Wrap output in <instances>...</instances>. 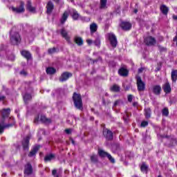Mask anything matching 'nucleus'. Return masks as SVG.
<instances>
[{
    "label": "nucleus",
    "mask_w": 177,
    "mask_h": 177,
    "mask_svg": "<svg viewBox=\"0 0 177 177\" xmlns=\"http://www.w3.org/2000/svg\"><path fill=\"white\" fill-rule=\"evenodd\" d=\"M103 135L106 140H113V132L107 129H103Z\"/></svg>",
    "instance_id": "obj_9"
},
{
    "label": "nucleus",
    "mask_w": 177,
    "mask_h": 177,
    "mask_svg": "<svg viewBox=\"0 0 177 177\" xmlns=\"http://www.w3.org/2000/svg\"><path fill=\"white\" fill-rule=\"evenodd\" d=\"M54 8H55V5H53V3L50 1H48L46 5V9H47L46 12L48 13V15H50V13L53 12Z\"/></svg>",
    "instance_id": "obj_14"
},
{
    "label": "nucleus",
    "mask_w": 177,
    "mask_h": 177,
    "mask_svg": "<svg viewBox=\"0 0 177 177\" xmlns=\"http://www.w3.org/2000/svg\"><path fill=\"white\" fill-rule=\"evenodd\" d=\"M15 124H16V122H15V118L13 117L10 118L8 124L5 123V120H2L0 122V133H3L4 129L11 128Z\"/></svg>",
    "instance_id": "obj_1"
},
{
    "label": "nucleus",
    "mask_w": 177,
    "mask_h": 177,
    "mask_svg": "<svg viewBox=\"0 0 177 177\" xmlns=\"http://www.w3.org/2000/svg\"><path fill=\"white\" fill-rule=\"evenodd\" d=\"M108 39L109 40L112 48H117L118 41H117V37H115V35L113 33H109Z\"/></svg>",
    "instance_id": "obj_5"
},
{
    "label": "nucleus",
    "mask_w": 177,
    "mask_h": 177,
    "mask_svg": "<svg viewBox=\"0 0 177 177\" xmlns=\"http://www.w3.org/2000/svg\"><path fill=\"white\" fill-rule=\"evenodd\" d=\"M71 16H72L73 20H78V18L80 17V14H78L77 10H73Z\"/></svg>",
    "instance_id": "obj_36"
},
{
    "label": "nucleus",
    "mask_w": 177,
    "mask_h": 177,
    "mask_svg": "<svg viewBox=\"0 0 177 177\" xmlns=\"http://www.w3.org/2000/svg\"><path fill=\"white\" fill-rule=\"evenodd\" d=\"M158 177H162V176H161V175H159V176H158Z\"/></svg>",
    "instance_id": "obj_57"
},
{
    "label": "nucleus",
    "mask_w": 177,
    "mask_h": 177,
    "mask_svg": "<svg viewBox=\"0 0 177 177\" xmlns=\"http://www.w3.org/2000/svg\"><path fill=\"white\" fill-rule=\"evenodd\" d=\"M31 99H32V97L31 96L30 94H25V95L24 96V102H28V100H31Z\"/></svg>",
    "instance_id": "obj_37"
},
{
    "label": "nucleus",
    "mask_w": 177,
    "mask_h": 177,
    "mask_svg": "<svg viewBox=\"0 0 177 177\" xmlns=\"http://www.w3.org/2000/svg\"><path fill=\"white\" fill-rule=\"evenodd\" d=\"M20 74L21 75H27V72H26V71H21Z\"/></svg>",
    "instance_id": "obj_49"
},
{
    "label": "nucleus",
    "mask_w": 177,
    "mask_h": 177,
    "mask_svg": "<svg viewBox=\"0 0 177 177\" xmlns=\"http://www.w3.org/2000/svg\"><path fill=\"white\" fill-rule=\"evenodd\" d=\"M21 41V37L19 32H10V41L12 45H19Z\"/></svg>",
    "instance_id": "obj_4"
},
{
    "label": "nucleus",
    "mask_w": 177,
    "mask_h": 177,
    "mask_svg": "<svg viewBox=\"0 0 177 177\" xmlns=\"http://www.w3.org/2000/svg\"><path fill=\"white\" fill-rule=\"evenodd\" d=\"M5 99H6V97H5L4 95L0 96V102H3V100H5Z\"/></svg>",
    "instance_id": "obj_48"
},
{
    "label": "nucleus",
    "mask_w": 177,
    "mask_h": 177,
    "mask_svg": "<svg viewBox=\"0 0 177 177\" xmlns=\"http://www.w3.org/2000/svg\"><path fill=\"white\" fill-rule=\"evenodd\" d=\"M74 41L78 46H82L84 45V40L82 39V37H75Z\"/></svg>",
    "instance_id": "obj_23"
},
{
    "label": "nucleus",
    "mask_w": 177,
    "mask_h": 177,
    "mask_svg": "<svg viewBox=\"0 0 177 177\" xmlns=\"http://www.w3.org/2000/svg\"><path fill=\"white\" fill-rule=\"evenodd\" d=\"M56 174H57V171L56 169H54V170L52 171V174L53 175V176L59 177V176L56 175Z\"/></svg>",
    "instance_id": "obj_45"
},
{
    "label": "nucleus",
    "mask_w": 177,
    "mask_h": 177,
    "mask_svg": "<svg viewBox=\"0 0 177 177\" xmlns=\"http://www.w3.org/2000/svg\"><path fill=\"white\" fill-rule=\"evenodd\" d=\"M11 10L14 12V13H24L26 9H24V1H20L19 6L18 7H11Z\"/></svg>",
    "instance_id": "obj_7"
},
{
    "label": "nucleus",
    "mask_w": 177,
    "mask_h": 177,
    "mask_svg": "<svg viewBox=\"0 0 177 177\" xmlns=\"http://www.w3.org/2000/svg\"><path fill=\"white\" fill-rule=\"evenodd\" d=\"M46 73L47 74H49L50 75H52L56 73V69L55 68L48 67L46 68Z\"/></svg>",
    "instance_id": "obj_35"
},
{
    "label": "nucleus",
    "mask_w": 177,
    "mask_h": 177,
    "mask_svg": "<svg viewBox=\"0 0 177 177\" xmlns=\"http://www.w3.org/2000/svg\"><path fill=\"white\" fill-rule=\"evenodd\" d=\"M120 27L124 31H129L132 28V24L129 22L122 21L120 24Z\"/></svg>",
    "instance_id": "obj_10"
},
{
    "label": "nucleus",
    "mask_w": 177,
    "mask_h": 177,
    "mask_svg": "<svg viewBox=\"0 0 177 177\" xmlns=\"http://www.w3.org/2000/svg\"><path fill=\"white\" fill-rule=\"evenodd\" d=\"M149 169V166L146 165L145 162H142V164L140 166V171L142 172H145V174H147V171Z\"/></svg>",
    "instance_id": "obj_32"
},
{
    "label": "nucleus",
    "mask_w": 177,
    "mask_h": 177,
    "mask_svg": "<svg viewBox=\"0 0 177 177\" xmlns=\"http://www.w3.org/2000/svg\"><path fill=\"white\" fill-rule=\"evenodd\" d=\"M71 77H73V73L70 72H64L59 78V82L67 81Z\"/></svg>",
    "instance_id": "obj_8"
},
{
    "label": "nucleus",
    "mask_w": 177,
    "mask_h": 177,
    "mask_svg": "<svg viewBox=\"0 0 177 177\" xmlns=\"http://www.w3.org/2000/svg\"><path fill=\"white\" fill-rule=\"evenodd\" d=\"M21 55L28 60H31L32 59L31 53H30V51L23 50L21 51Z\"/></svg>",
    "instance_id": "obj_18"
},
{
    "label": "nucleus",
    "mask_w": 177,
    "mask_h": 177,
    "mask_svg": "<svg viewBox=\"0 0 177 177\" xmlns=\"http://www.w3.org/2000/svg\"><path fill=\"white\" fill-rule=\"evenodd\" d=\"M94 44L95 46H100V39L97 38L95 41H94Z\"/></svg>",
    "instance_id": "obj_42"
},
{
    "label": "nucleus",
    "mask_w": 177,
    "mask_h": 177,
    "mask_svg": "<svg viewBox=\"0 0 177 177\" xmlns=\"http://www.w3.org/2000/svg\"><path fill=\"white\" fill-rule=\"evenodd\" d=\"M162 89L165 93L167 94L171 93V91H172V89L171 88V84H169V82H167L162 85Z\"/></svg>",
    "instance_id": "obj_13"
},
{
    "label": "nucleus",
    "mask_w": 177,
    "mask_h": 177,
    "mask_svg": "<svg viewBox=\"0 0 177 177\" xmlns=\"http://www.w3.org/2000/svg\"><path fill=\"white\" fill-rule=\"evenodd\" d=\"M41 147L39 145H36L30 151V153H28V157H34V156H35L37 154V153L38 152V150H39V148Z\"/></svg>",
    "instance_id": "obj_17"
},
{
    "label": "nucleus",
    "mask_w": 177,
    "mask_h": 177,
    "mask_svg": "<svg viewBox=\"0 0 177 177\" xmlns=\"http://www.w3.org/2000/svg\"><path fill=\"white\" fill-rule=\"evenodd\" d=\"M70 15V14L68 13V12L65 11L61 18V24H64V23H66V21L67 20V19H68V16Z\"/></svg>",
    "instance_id": "obj_24"
},
{
    "label": "nucleus",
    "mask_w": 177,
    "mask_h": 177,
    "mask_svg": "<svg viewBox=\"0 0 177 177\" xmlns=\"http://www.w3.org/2000/svg\"><path fill=\"white\" fill-rule=\"evenodd\" d=\"M60 34L62 37V38H64L67 42L70 43V37L68 35V32L64 28H62L60 30Z\"/></svg>",
    "instance_id": "obj_11"
},
{
    "label": "nucleus",
    "mask_w": 177,
    "mask_h": 177,
    "mask_svg": "<svg viewBox=\"0 0 177 177\" xmlns=\"http://www.w3.org/2000/svg\"><path fill=\"white\" fill-rule=\"evenodd\" d=\"M48 52L50 55H52V53H55L56 52V48H49Z\"/></svg>",
    "instance_id": "obj_43"
},
{
    "label": "nucleus",
    "mask_w": 177,
    "mask_h": 177,
    "mask_svg": "<svg viewBox=\"0 0 177 177\" xmlns=\"http://www.w3.org/2000/svg\"><path fill=\"white\" fill-rule=\"evenodd\" d=\"M134 13H138V10L137 9L134 10Z\"/></svg>",
    "instance_id": "obj_55"
},
{
    "label": "nucleus",
    "mask_w": 177,
    "mask_h": 177,
    "mask_svg": "<svg viewBox=\"0 0 177 177\" xmlns=\"http://www.w3.org/2000/svg\"><path fill=\"white\" fill-rule=\"evenodd\" d=\"M109 154V153L103 151V149H98V155L100 156V157H102V158H104V157H108Z\"/></svg>",
    "instance_id": "obj_29"
},
{
    "label": "nucleus",
    "mask_w": 177,
    "mask_h": 177,
    "mask_svg": "<svg viewBox=\"0 0 177 177\" xmlns=\"http://www.w3.org/2000/svg\"><path fill=\"white\" fill-rule=\"evenodd\" d=\"M133 99V95H128V97H127L128 102H129L131 103L132 102Z\"/></svg>",
    "instance_id": "obj_44"
},
{
    "label": "nucleus",
    "mask_w": 177,
    "mask_h": 177,
    "mask_svg": "<svg viewBox=\"0 0 177 177\" xmlns=\"http://www.w3.org/2000/svg\"><path fill=\"white\" fill-rule=\"evenodd\" d=\"M73 100L75 107L79 110H81V109H82V98L81 97V94L74 93L73 95Z\"/></svg>",
    "instance_id": "obj_2"
},
{
    "label": "nucleus",
    "mask_w": 177,
    "mask_h": 177,
    "mask_svg": "<svg viewBox=\"0 0 177 177\" xmlns=\"http://www.w3.org/2000/svg\"><path fill=\"white\" fill-rule=\"evenodd\" d=\"M39 118H35L34 122H35V124H37V122H38Z\"/></svg>",
    "instance_id": "obj_52"
},
{
    "label": "nucleus",
    "mask_w": 177,
    "mask_h": 177,
    "mask_svg": "<svg viewBox=\"0 0 177 177\" xmlns=\"http://www.w3.org/2000/svg\"><path fill=\"white\" fill-rule=\"evenodd\" d=\"M86 42H87V44H88V45H91V44L93 43V41H92V39H87Z\"/></svg>",
    "instance_id": "obj_50"
},
{
    "label": "nucleus",
    "mask_w": 177,
    "mask_h": 177,
    "mask_svg": "<svg viewBox=\"0 0 177 177\" xmlns=\"http://www.w3.org/2000/svg\"><path fill=\"white\" fill-rule=\"evenodd\" d=\"M173 19H174V20H177V16H176V15H174V16H173Z\"/></svg>",
    "instance_id": "obj_54"
},
{
    "label": "nucleus",
    "mask_w": 177,
    "mask_h": 177,
    "mask_svg": "<svg viewBox=\"0 0 177 177\" xmlns=\"http://www.w3.org/2000/svg\"><path fill=\"white\" fill-rule=\"evenodd\" d=\"M144 43L147 44V46H153V45L157 44V40L151 36H148L144 39Z\"/></svg>",
    "instance_id": "obj_6"
},
{
    "label": "nucleus",
    "mask_w": 177,
    "mask_h": 177,
    "mask_svg": "<svg viewBox=\"0 0 177 177\" xmlns=\"http://www.w3.org/2000/svg\"><path fill=\"white\" fill-rule=\"evenodd\" d=\"M171 81L176 82L177 80V70H173L171 73Z\"/></svg>",
    "instance_id": "obj_28"
},
{
    "label": "nucleus",
    "mask_w": 177,
    "mask_h": 177,
    "mask_svg": "<svg viewBox=\"0 0 177 177\" xmlns=\"http://www.w3.org/2000/svg\"><path fill=\"white\" fill-rule=\"evenodd\" d=\"M100 9H107V0H100Z\"/></svg>",
    "instance_id": "obj_33"
},
{
    "label": "nucleus",
    "mask_w": 177,
    "mask_h": 177,
    "mask_svg": "<svg viewBox=\"0 0 177 177\" xmlns=\"http://www.w3.org/2000/svg\"><path fill=\"white\" fill-rule=\"evenodd\" d=\"M26 9L29 12H32V13L35 12V7H32V5L31 3V1H30V0L27 1Z\"/></svg>",
    "instance_id": "obj_21"
},
{
    "label": "nucleus",
    "mask_w": 177,
    "mask_h": 177,
    "mask_svg": "<svg viewBox=\"0 0 177 177\" xmlns=\"http://www.w3.org/2000/svg\"><path fill=\"white\" fill-rule=\"evenodd\" d=\"M90 160H91V162H93V164H96V163L99 162V159L97 158V155H95V154L91 155L90 157Z\"/></svg>",
    "instance_id": "obj_30"
},
{
    "label": "nucleus",
    "mask_w": 177,
    "mask_h": 177,
    "mask_svg": "<svg viewBox=\"0 0 177 177\" xmlns=\"http://www.w3.org/2000/svg\"><path fill=\"white\" fill-rule=\"evenodd\" d=\"M137 88L138 92H143L146 89V84L139 75L136 76Z\"/></svg>",
    "instance_id": "obj_3"
},
{
    "label": "nucleus",
    "mask_w": 177,
    "mask_h": 177,
    "mask_svg": "<svg viewBox=\"0 0 177 177\" xmlns=\"http://www.w3.org/2000/svg\"><path fill=\"white\" fill-rule=\"evenodd\" d=\"M28 145H30V137L27 136L22 141V146L24 150H28Z\"/></svg>",
    "instance_id": "obj_16"
},
{
    "label": "nucleus",
    "mask_w": 177,
    "mask_h": 177,
    "mask_svg": "<svg viewBox=\"0 0 177 177\" xmlns=\"http://www.w3.org/2000/svg\"><path fill=\"white\" fill-rule=\"evenodd\" d=\"M160 12L165 16H167L168 15V12H169V8L164 4L160 6Z\"/></svg>",
    "instance_id": "obj_20"
},
{
    "label": "nucleus",
    "mask_w": 177,
    "mask_h": 177,
    "mask_svg": "<svg viewBox=\"0 0 177 177\" xmlns=\"http://www.w3.org/2000/svg\"><path fill=\"white\" fill-rule=\"evenodd\" d=\"M147 125H149V122H147V121H142V122H141V124H140V127H142V128H145V127H147Z\"/></svg>",
    "instance_id": "obj_41"
},
{
    "label": "nucleus",
    "mask_w": 177,
    "mask_h": 177,
    "mask_svg": "<svg viewBox=\"0 0 177 177\" xmlns=\"http://www.w3.org/2000/svg\"><path fill=\"white\" fill-rule=\"evenodd\" d=\"M161 86L160 85H155L152 87V92L154 93V95H156L157 96L161 95Z\"/></svg>",
    "instance_id": "obj_12"
},
{
    "label": "nucleus",
    "mask_w": 177,
    "mask_h": 177,
    "mask_svg": "<svg viewBox=\"0 0 177 177\" xmlns=\"http://www.w3.org/2000/svg\"><path fill=\"white\" fill-rule=\"evenodd\" d=\"M54 158H55V154L50 153L45 156L44 161H46V162H48V161H52V160H53Z\"/></svg>",
    "instance_id": "obj_31"
},
{
    "label": "nucleus",
    "mask_w": 177,
    "mask_h": 177,
    "mask_svg": "<svg viewBox=\"0 0 177 177\" xmlns=\"http://www.w3.org/2000/svg\"><path fill=\"white\" fill-rule=\"evenodd\" d=\"M40 121H41V122H43L44 124H50V122H52V120L46 118V116L44 115H41Z\"/></svg>",
    "instance_id": "obj_25"
},
{
    "label": "nucleus",
    "mask_w": 177,
    "mask_h": 177,
    "mask_svg": "<svg viewBox=\"0 0 177 177\" xmlns=\"http://www.w3.org/2000/svg\"><path fill=\"white\" fill-rule=\"evenodd\" d=\"M107 158L112 164H114L115 162V160L114 159V158H113V156L110 155V153H109Z\"/></svg>",
    "instance_id": "obj_40"
},
{
    "label": "nucleus",
    "mask_w": 177,
    "mask_h": 177,
    "mask_svg": "<svg viewBox=\"0 0 177 177\" xmlns=\"http://www.w3.org/2000/svg\"><path fill=\"white\" fill-rule=\"evenodd\" d=\"M72 143H73V145L75 144L74 140H72Z\"/></svg>",
    "instance_id": "obj_56"
},
{
    "label": "nucleus",
    "mask_w": 177,
    "mask_h": 177,
    "mask_svg": "<svg viewBox=\"0 0 177 177\" xmlns=\"http://www.w3.org/2000/svg\"><path fill=\"white\" fill-rule=\"evenodd\" d=\"M54 2H55L56 3H59V2H60V0H53Z\"/></svg>",
    "instance_id": "obj_53"
},
{
    "label": "nucleus",
    "mask_w": 177,
    "mask_h": 177,
    "mask_svg": "<svg viewBox=\"0 0 177 177\" xmlns=\"http://www.w3.org/2000/svg\"><path fill=\"white\" fill-rule=\"evenodd\" d=\"M25 174L26 175H31V174H32V166H31V164L28 163L26 166H25V171H24Z\"/></svg>",
    "instance_id": "obj_19"
},
{
    "label": "nucleus",
    "mask_w": 177,
    "mask_h": 177,
    "mask_svg": "<svg viewBox=\"0 0 177 177\" xmlns=\"http://www.w3.org/2000/svg\"><path fill=\"white\" fill-rule=\"evenodd\" d=\"M145 115L146 118H150L151 117V109L150 108H146L145 109Z\"/></svg>",
    "instance_id": "obj_34"
},
{
    "label": "nucleus",
    "mask_w": 177,
    "mask_h": 177,
    "mask_svg": "<svg viewBox=\"0 0 177 177\" xmlns=\"http://www.w3.org/2000/svg\"><path fill=\"white\" fill-rule=\"evenodd\" d=\"M121 104H122V100H118L115 101L113 106V109H115V107H117V106H121Z\"/></svg>",
    "instance_id": "obj_38"
},
{
    "label": "nucleus",
    "mask_w": 177,
    "mask_h": 177,
    "mask_svg": "<svg viewBox=\"0 0 177 177\" xmlns=\"http://www.w3.org/2000/svg\"><path fill=\"white\" fill-rule=\"evenodd\" d=\"M143 71H145V68H140L138 69V74H142V73H143Z\"/></svg>",
    "instance_id": "obj_46"
},
{
    "label": "nucleus",
    "mask_w": 177,
    "mask_h": 177,
    "mask_svg": "<svg viewBox=\"0 0 177 177\" xmlns=\"http://www.w3.org/2000/svg\"><path fill=\"white\" fill-rule=\"evenodd\" d=\"M129 73L128 70L124 68H121L118 71V74H120L121 77H128Z\"/></svg>",
    "instance_id": "obj_22"
},
{
    "label": "nucleus",
    "mask_w": 177,
    "mask_h": 177,
    "mask_svg": "<svg viewBox=\"0 0 177 177\" xmlns=\"http://www.w3.org/2000/svg\"><path fill=\"white\" fill-rule=\"evenodd\" d=\"M65 132L66 133H67L68 135L71 133V129H65Z\"/></svg>",
    "instance_id": "obj_47"
},
{
    "label": "nucleus",
    "mask_w": 177,
    "mask_h": 177,
    "mask_svg": "<svg viewBox=\"0 0 177 177\" xmlns=\"http://www.w3.org/2000/svg\"><path fill=\"white\" fill-rule=\"evenodd\" d=\"M162 115H165V117H168L169 115V111H168V108H164L162 111Z\"/></svg>",
    "instance_id": "obj_39"
},
{
    "label": "nucleus",
    "mask_w": 177,
    "mask_h": 177,
    "mask_svg": "<svg viewBox=\"0 0 177 177\" xmlns=\"http://www.w3.org/2000/svg\"><path fill=\"white\" fill-rule=\"evenodd\" d=\"M1 113L3 120L5 121V118H6V117H9V115H10V109H4L1 111Z\"/></svg>",
    "instance_id": "obj_15"
},
{
    "label": "nucleus",
    "mask_w": 177,
    "mask_h": 177,
    "mask_svg": "<svg viewBox=\"0 0 177 177\" xmlns=\"http://www.w3.org/2000/svg\"><path fill=\"white\" fill-rule=\"evenodd\" d=\"M90 31L91 34H94V32H96L97 31V24L95 23H93L90 25Z\"/></svg>",
    "instance_id": "obj_26"
},
{
    "label": "nucleus",
    "mask_w": 177,
    "mask_h": 177,
    "mask_svg": "<svg viewBox=\"0 0 177 177\" xmlns=\"http://www.w3.org/2000/svg\"><path fill=\"white\" fill-rule=\"evenodd\" d=\"M133 107H138V102H133Z\"/></svg>",
    "instance_id": "obj_51"
},
{
    "label": "nucleus",
    "mask_w": 177,
    "mask_h": 177,
    "mask_svg": "<svg viewBox=\"0 0 177 177\" xmlns=\"http://www.w3.org/2000/svg\"><path fill=\"white\" fill-rule=\"evenodd\" d=\"M121 88L120 87V86H118V84H113L112 86H111L110 88V91L111 92H116L118 93L120 92Z\"/></svg>",
    "instance_id": "obj_27"
}]
</instances>
